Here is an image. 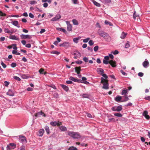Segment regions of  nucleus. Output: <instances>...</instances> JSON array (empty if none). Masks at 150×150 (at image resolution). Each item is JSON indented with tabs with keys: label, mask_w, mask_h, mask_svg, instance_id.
Instances as JSON below:
<instances>
[{
	"label": "nucleus",
	"mask_w": 150,
	"mask_h": 150,
	"mask_svg": "<svg viewBox=\"0 0 150 150\" xmlns=\"http://www.w3.org/2000/svg\"><path fill=\"white\" fill-rule=\"evenodd\" d=\"M44 130L43 129H40L39 131L38 135L39 136L42 137L44 133Z\"/></svg>",
	"instance_id": "a878e982"
},
{
	"label": "nucleus",
	"mask_w": 150,
	"mask_h": 150,
	"mask_svg": "<svg viewBox=\"0 0 150 150\" xmlns=\"http://www.w3.org/2000/svg\"><path fill=\"white\" fill-rule=\"evenodd\" d=\"M37 3V1L34 0L31 1L30 2V3L31 5L36 4Z\"/></svg>",
	"instance_id": "c03bdc74"
},
{
	"label": "nucleus",
	"mask_w": 150,
	"mask_h": 150,
	"mask_svg": "<svg viewBox=\"0 0 150 150\" xmlns=\"http://www.w3.org/2000/svg\"><path fill=\"white\" fill-rule=\"evenodd\" d=\"M120 72L123 75H127V74L124 72L122 70H120Z\"/></svg>",
	"instance_id": "e2e57ef3"
},
{
	"label": "nucleus",
	"mask_w": 150,
	"mask_h": 150,
	"mask_svg": "<svg viewBox=\"0 0 150 150\" xmlns=\"http://www.w3.org/2000/svg\"><path fill=\"white\" fill-rule=\"evenodd\" d=\"M44 70L42 69H40L39 71V72L40 74H46V72H44Z\"/></svg>",
	"instance_id": "c9c22d12"
},
{
	"label": "nucleus",
	"mask_w": 150,
	"mask_h": 150,
	"mask_svg": "<svg viewBox=\"0 0 150 150\" xmlns=\"http://www.w3.org/2000/svg\"><path fill=\"white\" fill-rule=\"evenodd\" d=\"M31 47V44L29 43L25 45V47H26L28 48H30Z\"/></svg>",
	"instance_id": "774afa93"
},
{
	"label": "nucleus",
	"mask_w": 150,
	"mask_h": 150,
	"mask_svg": "<svg viewBox=\"0 0 150 150\" xmlns=\"http://www.w3.org/2000/svg\"><path fill=\"white\" fill-rule=\"evenodd\" d=\"M68 150H78L75 147L73 146L70 147L69 149Z\"/></svg>",
	"instance_id": "58836bf2"
},
{
	"label": "nucleus",
	"mask_w": 150,
	"mask_h": 150,
	"mask_svg": "<svg viewBox=\"0 0 150 150\" xmlns=\"http://www.w3.org/2000/svg\"><path fill=\"white\" fill-rule=\"evenodd\" d=\"M82 96L84 98H88L89 96L88 94H83L82 95Z\"/></svg>",
	"instance_id": "79ce46f5"
},
{
	"label": "nucleus",
	"mask_w": 150,
	"mask_h": 150,
	"mask_svg": "<svg viewBox=\"0 0 150 150\" xmlns=\"http://www.w3.org/2000/svg\"><path fill=\"white\" fill-rule=\"evenodd\" d=\"M86 78L84 77H83L82 78V80H80V82L79 83H84V84H89V83L86 80Z\"/></svg>",
	"instance_id": "9d476101"
},
{
	"label": "nucleus",
	"mask_w": 150,
	"mask_h": 150,
	"mask_svg": "<svg viewBox=\"0 0 150 150\" xmlns=\"http://www.w3.org/2000/svg\"><path fill=\"white\" fill-rule=\"evenodd\" d=\"M127 34V33H125L124 32H122L120 37L121 39H124L125 38Z\"/></svg>",
	"instance_id": "4be33fe9"
},
{
	"label": "nucleus",
	"mask_w": 150,
	"mask_h": 150,
	"mask_svg": "<svg viewBox=\"0 0 150 150\" xmlns=\"http://www.w3.org/2000/svg\"><path fill=\"white\" fill-rule=\"evenodd\" d=\"M74 58L76 59L79 58L81 56V54L78 52H75L74 54Z\"/></svg>",
	"instance_id": "f8f14e48"
},
{
	"label": "nucleus",
	"mask_w": 150,
	"mask_h": 150,
	"mask_svg": "<svg viewBox=\"0 0 150 150\" xmlns=\"http://www.w3.org/2000/svg\"><path fill=\"white\" fill-rule=\"evenodd\" d=\"M57 30L63 32V33H65L66 32V31L65 29L62 28H57Z\"/></svg>",
	"instance_id": "2f4dec72"
},
{
	"label": "nucleus",
	"mask_w": 150,
	"mask_h": 150,
	"mask_svg": "<svg viewBox=\"0 0 150 150\" xmlns=\"http://www.w3.org/2000/svg\"><path fill=\"white\" fill-rule=\"evenodd\" d=\"M50 125L53 126H55L56 125L57 126H59L60 125H62V122H50Z\"/></svg>",
	"instance_id": "423d86ee"
},
{
	"label": "nucleus",
	"mask_w": 150,
	"mask_h": 150,
	"mask_svg": "<svg viewBox=\"0 0 150 150\" xmlns=\"http://www.w3.org/2000/svg\"><path fill=\"white\" fill-rule=\"evenodd\" d=\"M72 22L74 25H78V21L76 19H73L72 20Z\"/></svg>",
	"instance_id": "4c0bfd02"
},
{
	"label": "nucleus",
	"mask_w": 150,
	"mask_h": 150,
	"mask_svg": "<svg viewBox=\"0 0 150 150\" xmlns=\"http://www.w3.org/2000/svg\"><path fill=\"white\" fill-rule=\"evenodd\" d=\"M105 23L106 25H109L110 26H112L113 25L110 22H109V21L105 20Z\"/></svg>",
	"instance_id": "e433bc0d"
},
{
	"label": "nucleus",
	"mask_w": 150,
	"mask_h": 150,
	"mask_svg": "<svg viewBox=\"0 0 150 150\" xmlns=\"http://www.w3.org/2000/svg\"><path fill=\"white\" fill-rule=\"evenodd\" d=\"M104 39L106 41L109 42H110L111 40L110 37L108 34H107V35L105 36V37L104 38Z\"/></svg>",
	"instance_id": "dca6fc26"
},
{
	"label": "nucleus",
	"mask_w": 150,
	"mask_h": 150,
	"mask_svg": "<svg viewBox=\"0 0 150 150\" xmlns=\"http://www.w3.org/2000/svg\"><path fill=\"white\" fill-rule=\"evenodd\" d=\"M45 129L47 134L50 133V129L49 127L47 126H46L45 127Z\"/></svg>",
	"instance_id": "f704fd0d"
},
{
	"label": "nucleus",
	"mask_w": 150,
	"mask_h": 150,
	"mask_svg": "<svg viewBox=\"0 0 150 150\" xmlns=\"http://www.w3.org/2000/svg\"><path fill=\"white\" fill-rule=\"evenodd\" d=\"M114 115L115 116L121 117L122 116V115L120 113H115L114 114Z\"/></svg>",
	"instance_id": "37998d69"
},
{
	"label": "nucleus",
	"mask_w": 150,
	"mask_h": 150,
	"mask_svg": "<svg viewBox=\"0 0 150 150\" xmlns=\"http://www.w3.org/2000/svg\"><path fill=\"white\" fill-rule=\"evenodd\" d=\"M51 53L58 55L60 54V52L57 51H52L51 52Z\"/></svg>",
	"instance_id": "5fc2aeb1"
},
{
	"label": "nucleus",
	"mask_w": 150,
	"mask_h": 150,
	"mask_svg": "<svg viewBox=\"0 0 150 150\" xmlns=\"http://www.w3.org/2000/svg\"><path fill=\"white\" fill-rule=\"evenodd\" d=\"M64 47L66 48H67L71 47L70 43L69 42H64Z\"/></svg>",
	"instance_id": "6ab92c4d"
},
{
	"label": "nucleus",
	"mask_w": 150,
	"mask_h": 150,
	"mask_svg": "<svg viewBox=\"0 0 150 150\" xmlns=\"http://www.w3.org/2000/svg\"><path fill=\"white\" fill-rule=\"evenodd\" d=\"M19 140L20 142L23 143H26L27 142L26 140L25 137L23 136H19Z\"/></svg>",
	"instance_id": "6e6552de"
},
{
	"label": "nucleus",
	"mask_w": 150,
	"mask_h": 150,
	"mask_svg": "<svg viewBox=\"0 0 150 150\" xmlns=\"http://www.w3.org/2000/svg\"><path fill=\"white\" fill-rule=\"evenodd\" d=\"M4 32L5 33L8 34H12L13 33L12 31L10 30L8 28H5L4 29Z\"/></svg>",
	"instance_id": "5701e85b"
},
{
	"label": "nucleus",
	"mask_w": 150,
	"mask_h": 150,
	"mask_svg": "<svg viewBox=\"0 0 150 150\" xmlns=\"http://www.w3.org/2000/svg\"><path fill=\"white\" fill-rule=\"evenodd\" d=\"M115 100L117 102H119L122 99V97L119 96H117L115 98Z\"/></svg>",
	"instance_id": "c756f323"
},
{
	"label": "nucleus",
	"mask_w": 150,
	"mask_h": 150,
	"mask_svg": "<svg viewBox=\"0 0 150 150\" xmlns=\"http://www.w3.org/2000/svg\"><path fill=\"white\" fill-rule=\"evenodd\" d=\"M6 15V14L3 13L2 11H0V16H5Z\"/></svg>",
	"instance_id": "de8ad7c7"
},
{
	"label": "nucleus",
	"mask_w": 150,
	"mask_h": 150,
	"mask_svg": "<svg viewBox=\"0 0 150 150\" xmlns=\"http://www.w3.org/2000/svg\"><path fill=\"white\" fill-rule=\"evenodd\" d=\"M148 112L146 111H144L143 113V115L147 120H149L150 118V117L148 115Z\"/></svg>",
	"instance_id": "a211bd4d"
},
{
	"label": "nucleus",
	"mask_w": 150,
	"mask_h": 150,
	"mask_svg": "<svg viewBox=\"0 0 150 150\" xmlns=\"http://www.w3.org/2000/svg\"><path fill=\"white\" fill-rule=\"evenodd\" d=\"M130 46L129 42L128 41H127V43L125 44V48H129Z\"/></svg>",
	"instance_id": "ea45409f"
},
{
	"label": "nucleus",
	"mask_w": 150,
	"mask_h": 150,
	"mask_svg": "<svg viewBox=\"0 0 150 150\" xmlns=\"http://www.w3.org/2000/svg\"><path fill=\"white\" fill-rule=\"evenodd\" d=\"M29 16L31 18H33L34 17V16L31 13H30L29 14Z\"/></svg>",
	"instance_id": "0e129e2a"
},
{
	"label": "nucleus",
	"mask_w": 150,
	"mask_h": 150,
	"mask_svg": "<svg viewBox=\"0 0 150 150\" xmlns=\"http://www.w3.org/2000/svg\"><path fill=\"white\" fill-rule=\"evenodd\" d=\"M101 82L103 83V88L105 89H108V81L104 79L103 77L101 78Z\"/></svg>",
	"instance_id": "f03ea898"
},
{
	"label": "nucleus",
	"mask_w": 150,
	"mask_h": 150,
	"mask_svg": "<svg viewBox=\"0 0 150 150\" xmlns=\"http://www.w3.org/2000/svg\"><path fill=\"white\" fill-rule=\"evenodd\" d=\"M66 23L67 25V30L68 31H71L72 30V26L71 24H70L69 21H67Z\"/></svg>",
	"instance_id": "20e7f679"
},
{
	"label": "nucleus",
	"mask_w": 150,
	"mask_h": 150,
	"mask_svg": "<svg viewBox=\"0 0 150 150\" xmlns=\"http://www.w3.org/2000/svg\"><path fill=\"white\" fill-rule=\"evenodd\" d=\"M97 71L99 74L100 75H102L104 72L103 70L101 68H98L97 69Z\"/></svg>",
	"instance_id": "bb28decb"
},
{
	"label": "nucleus",
	"mask_w": 150,
	"mask_h": 150,
	"mask_svg": "<svg viewBox=\"0 0 150 150\" xmlns=\"http://www.w3.org/2000/svg\"><path fill=\"white\" fill-rule=\"evenodd\" d=\"M98 46H95L94 48V50L95 52H97L98 50Z\"/></svg>",
	"instance_id": "13d9d810"
},
{
	"label": "nucleus",
	"mask_w": 150,
	"mask_h": 150,
	"mask_svg": "<svg viewBox=\"0 0 150 150\" xmlns=\"http://www.w3.org/2000/svg\"><path fill=\"white\" fill-rule=\"evenodd\" d=\"M76 63L79 64H81L82 63V62L81 61V60H79L76 61L75 62Z\"/></svg>",
	"instance_id": "69168bd1"
},
{
	"label": "nucleus",
	"mask_w": 150,
	"mask_h": 150,
	"mask_svg": "<svg viewBox=\"0 0 150 150\" xmlns=\"http://www.w3.org/2000/svg\"><path fill=\"white\" fill-rule=\"evenodd\" d=\"M21 38L22 39H30L32 38V36L28 35H23L22 34L20 35Z\"/></svg>",
	"instance_id": "1a4fd4ad"
},
{
	"label": "nucleus",
	"mask_w": 150,
	"mask_h": 150,
	"mask_svg": "<svg viewBox=\"0 0 150 150\" xmlns=\"http://www.w3.org/2000/svg\"><path fill=\"white\" fill-rule=\"evenodd\" d=\"M149 62L147 59H145V61L143 63L142 65L144 67L147 68L149 66Z\"/></svg>",
	"instance_id": "9b49d317"
},
{
	"label": "nucleus",
	"mask_w": 150,
	"mask_h": 150,
	"mask_svg": "<svg viewBox=\"0 0 150 150\" xmlns=\"http://www.w3.org/2000/svg\"><path fill=\"white\" fill-rule=\"evenodd\" d=\"M103 63L105 64H107L109 63V62L107 60L104 59L103 60Z\"/></svg>",
	"instance_id": "052dcab7"
},
{
	"label": "nucleus",
	"mask_w": 150,
	"mask_h": 150,
	"mask_svg": "<svg viewBox=\"0 0 150 150\" xmlns=\"http://www.w3.org/2000/svg\"><path fill=\"white\" fill-rule=\"evenodd\" d=\"M7 95L10 96H13L14 95V93L12 91L11 89H9L8 92L7 93Z\"/></svg>",
	"instance_id": "aec40b11"
},
{
	"label": "nucleus",
	"mask_w": 150,
	"mask_h": 150,
	"mask_svg": "<svg viewBox=\"0 0 150 150\" xmlns=\"http://www.w3.org/2000/svg\"><path fill=\"white\" fill-rule=\"evenodd\" d=\"M91 1L93 3L97 6L100 7V4L96 2V1L94 0H91Z\"/></svg>",
	"instance_id": "7c9ffc66"
},
{
	"label": "nucleus",
	"mask_w": 150,
	"mask_h": 150,
	"mask_svg": "<svg viewBox=\"0 0 150 150\" xmlns=\"http://www.w3.org/2000/svg\"><path fill=\"white\" fill-rule=\"evenodd\" d=\"M13 78L18 81H20L21 80L19 77L15 76H13Z\"/></svg>",
	"instance_id": "a18cd8bd"
},
{
	"label": "nucleus",
	"mask_w": 150,
	"mask_h": 150,
	"mask_svg": "<svg viewBox=\"0 0 150 150\" xmlns=\"http://www.w3.org/2000/svg\"><path fill=\"white\" fill-rule=\"evenodd\" d=\"M13 25L17 27L20 28V25L18 24V22L17 21H12L11 23Z\"/></svg>",
	"instance_id": "f3484780"
},
{
	"label": "nucleus",
	"mask_w": 150,
	"mask_h": 150,
	"mask_svg": "<svg viewBox=\"0 0 150 150\" xmlns=\"http://www.w3.org/2000/svg\"><path fill=\"white\" fill-rule=\"evenodd\" d=\"M75 71L78 74H80V72L81 71V67H76L75 68Z\"/></svg>",
	"instance_id": "cd10ccee"
},
{
	"label": "nucleus",
	"mask_w": 150,
	"mask_h": 150,
	"mask_svg": "<svg viewBox=\"0 0 150 150\" xmlns=\"http://www.w3.org/2000/svg\"><path fill=\"white\" fill-rule=\"evenodd\" d=\"M69 79L70 80L75 82H80V80L76 79L73 77L70 76L69 78Z\"/></svg>",
	"instance_id": "2eb2a0df"
},
{
	"label": "nucleus",
	"mask_w": 150,
	"mask_h": 150,
	"mask_svg": "<svg viewBox=\"0 0 150 150\" xmlns=\"http://www.w3.org/2000/svg\"><path fill=\"white\" fill-rule=\"evenodd\" d=\"M112 53L114 54H118L119 52L117 50H115L114 51L112 52Z\"/></svg>",
	"instance_id": "680f3d73"
},
{
	"label": "nucleus",
	"mask_w": 150,
	"mask_h": 150,
	"mask_svg": "<svg viewBox=\"0 0 150 150\" xmlns=\"http://www.w3.org/2000/svg\"><path fill=\"white\" fill-rule=\"evenodd\" d=\"M128 91L127 89H125L123 90L122 91L121 94L122 95L124 96H126V95Z\"/></svg>",
	"instance_id": "393cba45"
},
{
	"label": "nucleus",
	"mask_w": 150,
	"mask_h": 150,
	"mask_svg": "<svg viewBox=\"0 0 150 150\" xmlns=\"http://www.w3.org/2000/svg\"><path fill=\"white\" fill-rule=\"evenodd\" d=\"M138 75L139 76L142 77L144 75V74H143V73L142 72H140L139 73Z\"/></svg>",
	"instance_id": "338daca9"
},
{
	"label": "nucleus",
	"mask_w": 150,
	"mask_h": 150,
	"mask_svg": "<svg viewBox=\"0 0 150 150\" xmlns=\"http://www.w3.org/2000/svg\"><path fill=\"white\" fill-rule=\"evenodd\" d=\"M9 145L12 147H13L14 149L16 147V145L13 143H11Z\"/></svg>",
	"instance_id": "09e8293b"
},
{
	"label": "nucleus",
	"mask_w": 150,
	"mask_h": 150,
	"mask_svg": "<svg viewBox=\"0 0 150 150\" xmlns=\"http://www.w3.org/2000/svg\"><path fill=\"white\" fill-rule=\"evenodd\" d=\"M61 18V16L59 14H57L51 20V21H55L59 20Z\"/></svg>",
	"instance_id": "39448f33"
},
{
	"label": "nucleus",
	"mask_w": 150,
	"mask_h": 150,
	"mask_svg": "<svg viewBox=\"0 0 150 150\" xmlns=\"http://www.w3.org/2000/svg\"><path fill=\"white\" fill-rule=\"evenodd\" d=\"M9 38L12 40H19V38H17L15 35H10L9 37Z\"/></svg>",
	"instance_id": "412c9836"
},
{
	"label": "nucleus",
	"mask_w": 150,
	"mask_h": 150,
	"mask_svg": "<svg viewBox=\"0 0 150 150\" xmlns=\"http://www.w3.org/2000/svg\"><path fill=\"white\" fill-rule=\"evenodd\" d=\"M98 34L100 36L103 37L104 38L105 37V36L108 34L107 33H105L103 31H101L100 30H98Z\"/></svg>",
	"instance_id": "0eeeda50"
},
{
	"label": "nucleus",
	"mask_w": 150,
	"mask_h": 150,
	"mask_svg": "<svg viewBox=\"0 0 150 150\" xmlns=\"http://www.w3.org/2000/svg\"><path fill=\"white\" fill-rule=\"evenodd\" d=\"M1 64L4 68H5L6 67V65L2 61L1 63Z\"/></svg>",
	"instance_id": "6e6d98bb"
},
{
	"label": "nucleus",
	"mask_w": 150,
	"mask_h": 150,
	"mask_svg": "<svg viewBox=\"0 0 150 150\" xmlns=\"http://www.w3.org/2000/svg\"><path fill=\"white\" fill-rule=\"evenodd\" d=\"M123 97L125 98V99L121 101L122 102H125L129 100V99L127 96H124Z\"/></svg>",
	"instance_id": "473e14b6"
},
{
	"label": "nucleus",
	"mask_w": 150,
	"mask_h": 150,
	"mask_svg": "<svg viewBox=\"0 0 150 150\" xmlns=\"http://www.w3.org/2000/svg\"><path fill=\"white\" fill-rule=\"evenodd\" d=\"M68 135L74 139H78L80 138L81 136L77 132L69 131L68 132Z\"/></svg>",
	"instance_id": "f257e3e1"
},
{
	"label": "nucleus",
	"mask_w": 150,
	"mask_h": 150,
	"mask_svg": "<svg viewBox=\"0 0 150 150\" xmlns=\"http://www.w3.org/2000/svg\"><path fill=\"white\" fill-rule=\"evenodd\" d=\"M41 115H42L44 117H45V114L42 111L36 113L35 116L36 117H40Z\"/></svg>",
	"instance_id": "ddd939ff"
},
{
	"label": "nucleus",
	"mask_w": 150,
	"mask_h": 150,
	"mask_svg": "<svg viewBox=\"0 0 150 150\" xmlns=\"http://www.w3.org/2000/svg\"><path fill=\"white\" fill-rule=\"evenodd\" d=\"M88 43L90 46L92 45L93 44V42L92 40H90L88 42Z\"/></svg>",
	"instance_id": "bf43d9fd"
},
{
	"label": "nucleus",
	"mask_w": 150,
	"mask_h": 150,
	"mask_svg": "<svg viewBox=\"0 0 150 150\" xmlns=\"http://www.w3.org/2000/svg\"><path fill=\"white\" fill-rule=\"evenodd\" d=\"M90 39V38H87L83 40V42H84L86 43Z\"/></svg>",
	"instance_id": "3c124183"
},
{
	"label": "nucleus",
	"mask_w": 150,
	"mask_h": 150,
	"mask_svg": "<svg viewBox=\"0 0 150 150\" xmlns=\"http://www.w3.org/2000/svg\"><path fill=\"white\" fill-rule=\"evenodd\" d=\"M133 18L134 19H135L137 17H139V15L138 14H136V12L134 11V13L133 15Z\"/></svg>",
	"instance_id": "a19ab883"
},
{
	"label": "nucleus",
	"mask_w": 150,
	"mask_h": 150,
	"mask_svg": "<svg viewBox=\"0 0 150 150\" xmlns=\"http://www.w3.org/2000/svg\"><path fill=\"white\" fill-rule=\"evenodd\" d=\"M6 148L7 150H9L14 149L13 147H12L11 146H9V145H7L6 147Z\"/></svg>",
	"instance_id": "49530a36"
},
{
	"label": "nucleus",
	"mask_w": 150,
	"mask_h": 150,
	"mask_svg": "<svg viewBox=\"0 0 150 150\" xmlns=\"http://www.w3.org/2000/svg\"><path fill=\"white\" fill-rule=\"evenodd\" d=\"M59 128L62 131H65L67 130V128L64 126H61L59 127Z\"/></svg>",
	"instance_id": "c85d7f7f"
},
{
	"label": "nucleus",
	"mask_w": 150,
	"mask_h": 150,
	"mask_svg": "<svg viewBox=\"0 0 150 150\" xmlns=\"http://www.w3.org/2000/svg\"><path fill=\"white\" fill-rule=\"evenodd\" d=\"M81 38V37H79L77 38H74L73 39V42L75 43H77L78 41Z\"/></svg>",
	"instance_id": "b1692460"
},
{
	"label": "nucleus",
	"mask_w": 150,
	"mask_h": 150,
	"mask_svg": "<svg viewBox=\"0 0 150 150\" xmlns=\"http://www.w3.org/2000/svg\"><path fill=\"white\" fill-rule=\"evenodd\" d=\"M122 109V108L121 106H117L113 107L112 110L114 111L119 112L121 111Z\"/></svg>",
	"instance_id": "7ed1b4c3"
},
{
	"label": "nucleus",
	"mask_w": 150,
	"mask_h": 150,
	"mask_svg": "<svg viewBox=\"0 0 150 150\" xmlns=\"http://www.w3.org/2000/svg\"><path fill=\"white\" fill-rule=\"evenodd\" d=\"M16 64L15 63H12L11 65V66L13 68L15 67L16 66Z\"/></svg>",
	"instance_id": "603ef678"
},
{
	"label": "nucleus",
	"mask_w": 150,
	"mask_h": 150,
	"mask_svg": "<svg viewBox=\"0 0 150 150\" xmlns=\"http://www.w3.org/2000/svg\"><path fill=\"white\" fill-rule=\"evenodd\" d=\"M62 87L66 91H67L69 90V88L67 86L64 85H61Z\"/></svg>",
	"instance_id": "72a5a7b5"
},
{
	"label": "nucleus",
	"mask_w": 150,
	"mask_h": 150,
	"mask_svg": "<svg viewBox=\"0 0 150 150\" xmlns=\"http://www.w3.org/2000/svg\"><path fill=\"white\" fill-rule=\"evenodd\" d=\"M12 47H13V49L15 50H17V47H16V44H13L12 45Z\"/></svg>",
	"instance_id": "8fccbe9b"
},
{
	"label": "nucleus",
	"mask_w": 150,
	"mask_h": 150,
	"mask_svg": "<svg viewBox=\"0 0 150 150\" xmlns=\"http://www.w3.org/2000/svg\"><path fill=\"white\" fill-rule=\"evenodd\" d=\"M83 60L85 62H87L88 61V58L86 57H84L83 58Z\"/></svg>",
	"instance_id": "864d4df0"
},
{
	"label": "nucleus",
	"mask_w": 150,
	"mask_h": 150,
	"mask_svg": "<svg viewBox=\"0 0 150 150\" xmlns=\"http://www.w3.org/2000/svg\"><path fill=\"white\" fill-rule=\"evenodd\" d=\"M109 63L110 64L112 67H115L116 66L115 61H114L112 60L109 61Z\"/></svg>",
	"instance_id": "4468645a"
},
{
	"label": "nucleus",
	"mask_w": 150,
	"mask_h": 150,
	"mask_svg": "<svg viewBox=\"0 0 150 150\" xmlns=\"http://www.w3.org/2000/svg\"><path fill=\"white\" fill-rule=\"evenodd\" d=\"M144 99L146 100L150 101V96H146L144 98Z\"/></svg>",
	"instance_id": "4d7b16f0"
}]
</instances>
